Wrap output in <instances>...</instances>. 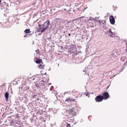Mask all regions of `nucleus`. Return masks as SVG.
<instances>
[{"label": "nucleus", "instance_id": "obj_1", "mask_svg": "<svg viewBox=\"0 0 127 127\" xmlns=\"http://www.w3.org/2000/svg\"><path fill=\"white\" fill-rule=\"evenodd\" d=\"M50 21L49 20H47L44 24L41 26V28L38 30V32H44L46 30H47L48 27V26L50 25Z\"/></svg>", "mask_w": 127, "mask_h": 127}, {"label": "nucleus", "instance_id": "obj_2", "mask_svg": "<svg viewBox=\"0 0 127 127\" xmlns=\"http://www.w3.org/2000/svg\"><path fill=\"white\" fill-rule=\"evenodd\" d=\"M76 109L73 108L70 109L69 110H67V111L69 115H71L72 116H74L76 115Z\"/></svg>", "mask_w": 127, "mask_h": 127}, {"label": "nucleus", "instance_id": "obj_3", "mask_svg": "<svg viewBox=\"0 0 127 127\" xmlns=\"http://www.w3.org/2000/svg\"><path fill=\"white\" fill-rule=\"evenodd\" d=\"M103 97L101 95H98L95 98V100L96 102H100L103 99Z\"/></svg>", "mask_w": 127, "mask_h": 127}, {"label": "nucleus", "instance_id": "obj_4", "mask_svg": "<svg viewBox=\"0 0 127 127\" xmlns=\"http://www.w3.org/2000/svg\"><path fill=\"white\" fill-rule=\"evenodd\" d=\"M102 97H103V99L106 100L109 97V95L108 92H104L103 94Z\"/></svg>", "mask_w": 127, "mask_h": 127}, {"label": "nucleus", "instance_id": "obj_5", "mask_svg": "<svg viewBox=\"0 0 127 127\" xmlns=\"http://www.w3.org/2000/svg\"><path fill=\"white\" fill-rule=\"evenodd\" d=\"M47 84H46L45 81L44 82L43 81H41V87L40 88L41 89H44L45 88Z\"/></svg>", "mask_w": 127, "mask_h": 127}, {"label": "nucleus", "instance_id": "obj_6", "mask_svg": "<svg viewBox=\"0 0 127 127\" xmlns=\"http://www.w3.org/2000/svg\"><path fill=\"white\" fill-rule=\"evenodd\" d=\"M109 20L110 23L113 25L115 23V20L114 17L113 16H110L109 17Z\"/></svg>", "mask_w": 127, "mask_h": 127}, {"label": "nucleus", "instance_id": "obj_7", "mask_svg": "<svg viewBox=\"0 0 127 127\" xmlns=\"http://www.w3.org/2000/svg\"><path fill=\"white\" fill-rule=\"evenodd\" d=\"M41 62L42 63V59L38 58H37V60L35 61L36 63L37 64H40Z\"/></svg>", "mask_w": 127, "mask_h": 127}, {"label": "nucleus", "instance_id": "obj_8", "mask_svg": "<svg viewBox=\"0 0 127 127\" xmlns=\"http://www.w3.org/2000/svg\"><path fill=\"white\" fill-rule=\"evenodd\" d=\"M5 96L6 98V100L7 101H8L9 97V94L7 92H6L5 94Z\"/></svg>", "mask_w": 127, "mask_h": 127}, {"label": "nucleus", "instance_id": "obj_9", "mask_svg": "<svg viewBox=\"0 0 127 127\" xmlns=\"http://www.w3.org/2000/svg\"><path fill=\"white\" fill-rule=\"evenodd\" d=\"M45 67L44 65H42L40 64L38 65V68L40 69H44Z\"/></svg>", "mask_w": 127, "mask_h": 127}, {"label": "nucleus", "instance_id": "obj_10", "mask_svg": "<svg viewBox=\"0 0 127 127\" xmlns=\"http://www.w3.org/2000/svg\"><path fill=\"white\" fill-rule=\"evenodd\" d=\"M107 32L111 36H112V34L113 33V32H112L111 30V29H109V30Z\"/></svg>", "mask_w": 127, "mask_h": 127}, {"label": "nucleus", "instance_id": "obj_11", "mask_svg": "<svg viewBox=\"0 0 127 127\" xmlns=\"http://www.w3.org/2000/svg\"><path fill=\"white\" fill-rule=\"evenodd\" d=\"M36 87H39L40 88L41 87V82L37 83L35 85Z\"/></svg>", "mask_w": 127, "mask_h": 127}, {"label": "nucleus", "instance_id": "obj_12", "mask_svg": "<svg viewBox=\"0 0 127 127\" xmlns=\"http://www.w3.org/2000/svg\"><path fill=\"white\" fill-rule=\"evenodd\" d=\"M30 29H26L24 31V32L26 33H29L30 32Z\"/></svg>", "mask_w": 127, "mask_h": 127}, {"label": "nucleus", "instance_id": "obj_13", "mask_svg": "<svg viewBox=\"0 0 127 127\" xmlns=\"http://www.w3.org/2000/svg\"><path fill=\"white\" fill-rule=\"evenodd\" d=\"M71 98L70 97H69L68 98H67L65 100V102H69V101L71 102Z\"/></svg>", "mask_w": 127, "mask_h": 127}, {"label": "nucleus", "instance_id": "obj_14", "mask_svg": "<svg viewBox=\"0 0 127 127\" xmlns=\"http://www.w3.org/2000/svg\"><path fill=\"white\" fill-rule=\"evenodd\" d=\"M35 51L37 54H38L39 53V51L38 49L35 50Z\"/></svg>", "mask_w": 127, "mask_h": 127}, {"label": "nucleus", "instance_id": "obj_15", "mask_svg": "<svg viewBox=\"0 0 127 127\" xmlns=\"http://www.w3.org/2000/svg\"><path fill=\"white\" fill-rule=\"evenodd\" d=\"M29 34H25V35H24V37H26L27 36H29Z\"/></svg>", "mask_w": 127, "mask_h": 127}, {"label": "nucleus", "instance_id": "obj_16", "mask_svg": "<svg viewBox=\"0 0 127 127\" xmlns=\"http://www.w3.org/2000/svg\"><path fill=\"white\" fill-rule=\"evenodd\" d=\"M88 93L86 92H85L84 93V95H86V96H87L88 95Z\"/></svg>", "mask_w": 127, "mask_h": 127}, {"label": "nucleus", "instance_id": "obj_17", "mask_svg": "<svg viewBox=\"0 0 127 127\" xmlns=\"http://www.w3.org/2000/svg\"><path fill=\"white\" fill-rule=\"evenodd\" d=\"M98 21L99 23V25H102V23H101V22L100 21Z\"/></svg>", "mask_w": 127, "mask_h": 127}, {"label": "nucleus", "instance_id": "obj_18", "mask_svg": "<svg viewBox=\"0 0 127 127\" xmlns=\"http://www.w3.org/2000/svg\"><path fill=\"white\" fill-rule=\"evenodd\" d=\"M5 84H3V85H1L0 86V87L1 88H2L4 86H5Z\"/></svg>", "mask_w": 127, "mask_h": 127}, {"label": "nucleus", "instance_id": "obj_19", "mask_svg": "<svg viewBox=\"0 0 127 127\" xmlns=\"http://www.w3.org/2000/svg\"><path fill=\"white\" fill-rule=\"evenodd\" d=\"M75 101V99H71V101Z\"/></svg>", "mask_w": 127, "mask_h": 127}, {"label": "nucleus", "instance_id": "obj_20", "mask_svg": "<svg viewBox=\"0 0 127 127\" xmlns=\"http://www.w3.org/2000/svg\"><path fill=\"white\" fill-rule=\"evenodd\" d=\"M70 125L69 124H68L67 126V127H70Z\"/></svg>", "mask_w": 127, "mask_h": 127}, {"label": "nucleus", "instance_id": "obj_21", "mask_svg": "<svg viewBox=\"0 0 127 127\" xmlns=\"http://www.w3.org/2000/svg\"><path fill=\"white\" fill-rule=\"evenodd\" d=\"M126 46H127V51H126L127 52V42H126Z\"/></svg>", "mask_w": 127, "mask_h": 127}, {"label": "nucleus", "instance_id": "obj_22", "mask_svg": "<svg viewBox=\"0 0 127 127\" xmlns=\"http://www.w3.org/2000/svg\"><path fill=\"white\" fill-rule=\"evenodd\" d=\"M1 0H0V4H1Z\"/></svg>", "mask_w": 127, "mask_h": 127}, {"label": "nucleus", "instance_id": "obj_23", "mask_svg": "<svg viewBox=\"0 0 127 127\" xmlns=\"http://www.w3.org/2000/svg\"><path fill=\"white\" fill-rule=\"evenodd\" d=\"M68 35L69 36H70V33H69L68 34Z\"/></svg>", "mask_w": 127, "mask_h": 127}, {"label": "nucleus", "instance_id": "obj_24", "mask_svg": "<svg viewBox=\"0 0 127 127\" xmlns=\"http://www.w3.org/2000/svg\"><path fill=\"white\" fill-rule=\"evenodd\" d=\"M48 84H49V85H51V83H49Z\"/></svg>", "mask_w": 127, "mask_h": 127}, {"label": "nucleus", "instance_id": "obj_25", "mask_svg": "<svg viewBox=\"0 0 127 127\" xmlns=\"http://www.w3.org/2000/svg\"><path fill=\"white\" fill-rule=\"evenodd\" d=\"M35 4V3H34L33 4H32V5H34Z\"/></svg>", "mask_w": 127, "mask_h": 127}, {"label": "nucleus", "instance_id": "obj_26", "mask_svg": "<svg viewBox=\"0 0 127 127\" xmlns=\"http://www.w3.org/2000/svg\"><path fill=\"white\" fill-rule=\"evenodd\" d=\"M104 23H106V22L105 21H104Z\"/></svg>", "mask_w": 127, "mask_h": 127}, {"label": "nucleus", "instance_id": "obj_27", "mask_svg": "<svg viewBox=\"0 0 127 127\" xmlns=\"http://www.w3.org/2000/svg\"><path fill=\"white\" fill-rule=\"evenodd\" d=\"M108 87H109V86H108V87H107V89H108Z\"/></svg>", "mask_w": 127, "mask_h": 127}, {"label": "nucleus", "instance_id": "obj_28", "mask_svg": "<svg viewBox=\"0 0 127 127\" xmlns=\"http://www.w3.org/2000/svg\"><path fill=\"white\" fill-rule=\"evenodd\" d=\"M102 23L103 24H104V23H103L102 22Z\"/></svg>", "mask_w": 127, "mask_h": 127}, {"label": "nucleus", "instance_id": "obj_29", "mask_svg": "<svg viewBox=\"0 0 127 127\" xmlns=\"http://www.w3.org/2000/svg\"><path fill=\"white\" fill-rule=\"evenodd\" d=\"M78 97L77 96H76L75 98H77Z\"/></svg>", "mask_w": 127, "mask_h": 127}, {"label": "nucleus", "instance_id": "obj_30", "mask_svg": "<svg viewBox=\"0 0 127 127\" xmlns=\"http://www.w3.org/2000/svg\"><path fill=\"white\" fill-rule=\"evenodd\" d=\"M35 54H34V56H35Z\"/></svg>", "mask_w": 127, "mask_h": 127}, {"label": "nucleus", "instance_id": "obj_31", "mask_svg": "<svg viewBox=\"0 0 127 127\" xmlns=\"http://www.w3.org/2000/svg\"><path fill=\"white\" fill-rule=\"evenodd\" d=\"M40 27H41V25H40Z\"/></svg>", "mask_w": 127, "mask_h": 127}, {"label": "nucleus", "instance_id": "obj_32", "mask_svg": "<svg viewBox=\"0 0 127 127\" xmlns=\"http://www.w3.org/2000/svg\"><path fill=\"white\" fill-rule=\"evenodd\" d=\"M111 33H110V34H111Z\"/></svg>", "mask_w": 127, "mask_h": 127}]
</instances>
